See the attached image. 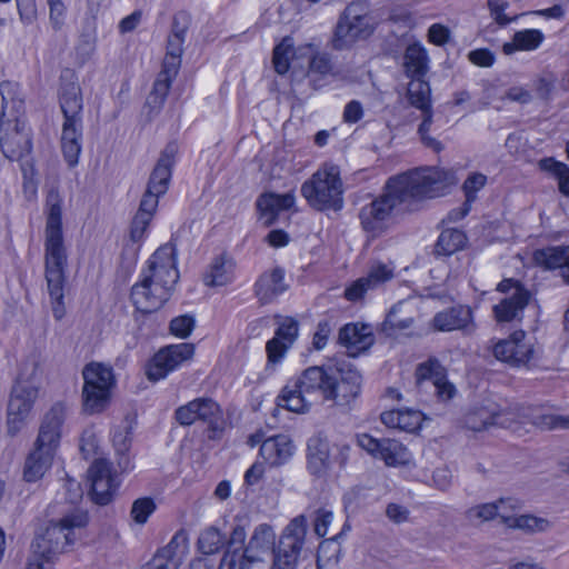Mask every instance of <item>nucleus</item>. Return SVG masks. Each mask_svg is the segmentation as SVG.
<instances>
[{
  "label": "nucleus",
  "instance_id": "7",
  "mask_svg": "<svg viewBox=\"0 0 569 569\" xmlns=\"http://www.w3.org/2000/svg\"><path fill=\"white\" fill-rule=\"evenodd\" d=\"M59 104L63 114L61 148L70 167L78 163L82 148L83 97L76 74L67 70L60 77Z\"/></svg>",
  "mask_w": 569,
  "mask_h": 569
},
{
  "label": "nucleus",
  "instance_id": "32",
  "mask_svg": "<svg viewBox=\"0 0 569 569\" xmlns=\"http://www.w3.org/2000/svg\"><path fill=\"white\" fill-rule=\"evenodd\" d=\"M392 278V271L385 264L372 266L368 277L360 278L355 281L345 291V297L350 301H356L367 292L370 288L382 283Z\"/></svg>",
  "mask_w": 569,
  "mask_h": 569
},
{
  "label": "nucleus",
  "instance_id": "28",
  "mask_svg": "<svg viewBox=\"0 0 569 569\" xmlns=\"http://www.w3.org/2000/svg\"><path fill=\"white\" fill-rule=\"evenodd\" d=\"M295 446L286 435H277L266 439L259 449L260 456L271 467L284 465L293 455Z\"/></svg>",
  "mask_w": 569,
  "mask_h": 569
},
{
  "label": "nucleus",
  "instance_id": "61",
  "mask_svg": "<svg viewBox=\"0 0 569 569\" xmlns=\"http://www.w3.org/2000/svg\"><path fill=\"white\" fill-rule=\"evenodd\" d=\"M556 78L552 74L542 76L535 82L537 96L542 100H549L555 90Z\"/></svg>",
  "mask_w": 569,
  "mask_h": 569
},
{
  "label": "nucleus",
  "instance_id": "44",
  "mask_svg": "<svg viewBox=\"0 0 569 569\" xmlns=\"http://www.w3.org/2000/svg\"><path fill=\"white\" fill-rule=\"evenodd\" d=\"M503 523L510 528H518L530 532L543 531L549 525L546 519L529 515L519 517H515L512 515H503Z\"/></svg>",
  "mask_w": 569,
  "mask_h": 569
},
{
  "label": "nucleus",
  "instance_id": "45",
  "mask_svg": "<svg viewBox=\"0 0 569 569\" xmlns=\"http://www.w3.org/2000/svg\"><path fill=\"white\" fill-rule=\"evenodd\" d=\"M184 41L186 39L168 34L166 56L162 66L168 67L171 72H179Z\"/></svg>",
  "mask_w": 569,
  "mask_h": 569
},
{
  "label": "nucleus",
  "instance_id": "60",
  "mask_svg": "<svg viewBox=\"0 0 569 569\" xmlns=\"http://www.w3.org/2000/svg\"><path fill=\"white\" fill-rule=\"evenodd\" d=\"M507 7L508 2L506 0H488V8L490 10V13L499 26H507L512 20L517 19V16L513 18H509L507 14L503 13Z\"/></svg>",
  "mask_w": 569,
  "mask_h": 569
},
{
  "label": "nucleus",
  "instance_id": "47",
  "mask_svg": "<svg viewBox=\"0 0 569 569\" xmlns=\"http://www.w3.org/2000/svg\"><path fill=\"white\" fill-rule=\"evenodd\" d=\"M487 183V176L480 172H471L462 184V190L465 192V209L463 211H470L472 203L477 200V193L480 191Z\"/></svg>",
  "mask_w": 569,
  "mask_h": 569
},
{
  "label": "nucleus",
  "instance_id": "27",
  "mask_svg": "<svg viewBox=\"0 0 569 569\" xmlns=\"http://www.w3.org/2000/svg\"><path fill=\"white\" fill-rule=\"evenodd\" d=\"M56 450L34 442V449L28 455L23 467V480L36 482L50 469Z\"/></svg>",
  "mask_w": 569,
  "mask_h": 569
},
{
  "label": "nucleus",
  "instance_id": "21",
  "mask_svg": "<svg viewBox=\"0 0 569 569\" xmlns=\"http://www.w3.org/2000/svg\"><path fill=\"white\" fill-rule=\"evenodd\" d=\"M298 335V322L293 319H286L277 328L274 337L266 345L268 363L276 365L281 361L287 350L293 343Z\"/></svg>",
  "mask_w": 569,
  "mask_h": 569
},
{
  "label": "nucleus",
  "instance_id": "10",
  "mask_svg": "<svg viewBox=\"0 0 569 569\" xmlns=\"http://www.w3.org/2000/svg\"><path fill=\"white\" fill-rule=\"evenodd\" d=\"M82 377L83 410L90 415L101 412L108 406L111 388L116 383L112 368L91 362L83 368Z\"/></svg>",
  "mask_w": 569,
  "mask_h": 569
},
{
  "label": "nucleus",
  "instance_id": "23",
  "mask_svg": "<svg viewBox=\"0 0 569 569\" xmlns=\"http://www.w3.org/2000/svg\"><path fill=\"white\" fill-rule=\"evenodd\" d=\"M531 299L530 291L525 287L517 289L498 305L493 306V315L498 322L521 320L525 308Z\"/></svg>",
  "mask_w": 569,
  "mask_h": 569
},
{
  "label": "nucleus",
  "instance_id": "57",
  "mask_svg": "<svg viewBox=\"0 0 569 569\" xmlns=\"http://www.w3.org/2000/svg\"><path fill=\"white\" fill-rule=\"evenodd\" d=\"M515 350V332L505 340H500L493 346L492 353L495 358L510 365L512 351Z\"/></svg>",
  "mask_w": 569,
  "mask_h": 569
},
{
  "label": "nucleus",
  "instance_id": "56",
  "mask_svg": "<svg viewBox=\"0 0 569 569\" xmlns=\"http://www.w3.org/2000/svg\"><path fill=\"white\" fill-rule=\"evenodd\" d=\"M49 19L54 30H60L64 23L67 8L62 0H47Z\"/></svg>",
  "mask_w": 569,
  "mask_h": 569
},
{
  "label": "nucleus",
  "instance_id": "17",
  "mask_svg": "<svg viewBox=\"0 0 569 569\" xmlns=\"http://www.w3.org/2000/svg\"><path fill=\"white\" fill-rule=\"evenodd\" d=\"M188 536L183 530H180L174 533L167 546L158 550L146 565V569H178L188 552Z\"/></svg>",
  "mask_w": 569,
  "mask_h": 569
},
{
  "label": "nucleus",
  "instance_id": "35",
  "mask_svg": "<svg viewBox=\"0 0 569 569\" xmlns=\"http://www.w3.org/2000/svg\"><path fill=\"white\" fill-rule=\"evenodd\" d=\"M132 429L133 421L129 418H126L119 426L114 428L112 433V443L117 455L120 456L119 467L122 470L129 468V458L127 453L129 452L131 446Z\"/></svg>",
  "mask_w": 569,
  "mask_h": 569
},
{
  "label": "nucleus",
  "instance_id": "51",
  "mask_svg": "<svg viewBox=\"0 0 569 569\" xmlns=\"http://www.w3.org/2000/svg\"><path fill=\"white\" fill-rule=\"evenodd\" d=\"M341 533L335 536L331 539L323 540L318 548L317 560L319 561H335L340 562L342 548L338 542V538Z\"/></svg>",
  "mask_w": 569,
  "mask_h": 569
},
{
  "label": "nucleus",
  "instance_id": "6",
  "mask_svg": "<svg viewBox=\"0 0 569 569\" xmlns=\"http://www.w3.org/2000/svg\"><path fill=\"white\" fill-rule=\"evenodd\" d=\"M0 148L9 160H20L30 153L32 146L29 129L20 120L24 101L18 94V84L11 81L0 83Z\"/></svg>",
  "mask_w": 569,
  "mask_h": 569
},
{
  "label": "nucleus",
  "instance_id": "16",
  "mask_svg": "<svg viewBox=\"0 0 569 569\" xmlns=\"http://www.w3.org/2000/svg\"><path fill=\"white\" fill-rule=\"evenodd\" d=\"M91 498L100 506L108 505L117 490L118 483L111 476V465L106 459H96L88 470Z\"/></svg>",
  "mask_w": 569,
  "mask_h": 569
},
{
  "label": "nucleus",
  "instance_id": "41",
  "mask_svg": "<svg viewBox=\"0 0 569 569\" xmlns=\"http://www.w3.org/2000/svg\"><path fill=\"white\" fill-rule=\"evenodd\" d=\"M177 74L178 72H171L168 67L162 66V69L153 83L152 91L148 97V104L153 108L162 107L171 88V83Z\"/></svg>",
  "mask_w": 569,
  "mask_h": 569
},
{
  "label": "nucleus",
  "instance_id": "40",
  "mask_svg": "<svg viewBox=\"0 0 569 569\" xmlns=\"http://www.w3.org/2000/svg\"><path fill=\"white\" fill-rule=\"evenodd\" d=\"M378 458L382 459L387 466L395 467L406 465L409 461V452L400 441L383 438Z\"/></svg>",
  "mask_w": 569,
  "mask_h": 569
},
{
  "label": "nucleus",
  "instance_id": "62",
  "mask_svg": "<svg viewBox=\"0 0 569 569\" xmlns=\"http://www.w3.org/2000/svg\"><path fill=\"white\" fill-rule=\"evenodd\" d=\"M160 197L161 194L154 192L150 193L149 190H146L140 201V206L137 213H144V217L152 219V216L158 207Z\"/></svg>",
  "mask_w": 569,
  "mask_h": 569
},
{
  "label": "nucleus",
  "instance_id": "43",
  "mask_svg": "<svg viewBox=\"0 0 569 569\" xmlns=\"http://www.w3.org/2000/svg\"><path fill=\"white\" fill-rule=\"evenodd\" d=\"M430 96L431 89L425 78L411 79L408 86V99L411 106L417 109L430 107Z\"/></svg>",
  "mask_w": 569,
  "mask_h": 569
},
{
  "label": "nucleus",
  "instance_id": "22",
  "mask_svg": "<svg viewBox=\"0 0 569 569\" xmlns=\"http://www.w3.org/2000/svg\"><path fill=\"white\" fill-rule=\"evenodd\" d=\"M375 341L370 326L347 323L339 331V342L347 348L349 356L356 357L368 350Z\"/></svg>",
  "mask_w": 569,
  "mask_h": 569
},
{
  "label": "nucleus",
  "instance_id": "48",
  "mask_svg": "<svg viewBox=\"0 0 569 569\" xmlns=\"http://www.w3.org/2000/svg\"><path fill=\"white\" fill-rule=\"evenodd\" d=\"M509 502L508 500L500 499L497 502L483 503L470 508L467 511V517L469 519H480L482 521H488L493 519L495 517H500L503 521V512L501 511L502 507Z\"/></svg>",
  "mask_w": 569,
  "mask_h": 569
},
{
  "label": "nucleus",
  "instance_id": "14",
  "mask_svg": "<svg viewBox=\"0 0 569 569\" xmlns=\"http://www.w3.org/2000/svg\"><path fill=\"white\" fill-rule=\"evenodd\" d=\"M193 353L194 346L192 343L182 342L166 346L153 356L147 367L146 375L151 381L163 379L169 372L190 360Z\"/></svg>",
  "mask_w": 569,
  "mask_h": 569
},
{
  "label": "nucleus",
  "instance_id": "53",
  "mask_svg": "<svg viewBox=\"0 0 569 569\" xmlns=\"http://www.w3.org/2000/svg\"><path fill=\"white\" fill-rule=\"evenodd\" d=\"M532 422L543 430L569 429V415H539L533 418Z\"/></svg>",
  "mask_w": 569,
  "mask_h": 569
},
{
  "label": "nucleus",
  "instance_id": "3",
  "mask_svg": "<svg viewBox=\"0 0 569 569\" xmlns=\"http://www.w3.org/2000/svg\"><path fill=\"white\" fill-rule=\"evenodd\" d=\"M62 202L59 191L51 188L46 199L44 276L56 320L66 315L63 288L68 256L63 243Z\"/></svg>",
  "mask_w": 569,
  "mask_h": 569
},
{
  "label": "nucleus",
  "instance_id": "11",
  "mask_svg": "<svg viewBox=\"0 0 569 569\" xmlns=\"http://www.w3.org/2000/svg\"><path fill=\"white\" fill-rule=\"evenodd\" d=\"M371 33L368 6L365 0L350 3L340 17L336 27L332 46L337 50L349 48L358 39Z\"/></svg>",
  "mask_w": 569,
  "mask_h": 569
},
{
  "label": "nucleus",
  "instance_id": "15",
  "mask_svg": "<svg viewBox=\"0 0 569 569\" xmlns=\"http://www.w3.org/2000/svg\"><path fill=\"white\" fill-rule=\"evenodd\" d=\"M415 375L419 387L427 381L432 383L435 393L440 401H449L457 393L455 385L447 378L446 368L436 358H430L418 365Z\"/></svg>",
  "mask_w": 569,
  "mask_h": 569
},
{
  "label": "nucleus",
  "instance_id": "12",
  "mask_svg": "<svg viewBox=\"0 0 569 569\" xmlns=\"http://www.w3.org/2000/svg\"><path fill=\"white\" fill-rule=\"evenodd\" d=\"M306 535L307 520L303 515H300L284 528L278 547L272 553V569H296Z\"/></svg>",
  "mask_w": 569,
  "mask_h": 569
},
{
  "label": "nucleus",
  "instance_id": "63",
  "mask_svg": "<svg viewBox=\"0 0 569 569\" xmlns=\"http://www.w3.org/2000/svg\"><path fill=\"white\" fill-rule=\"evenodd\" d=\"M398 309L399 307H393L389 313L386 317V320L383 322L385 330L388 329H407L412 325L411 318H400L398 316Z\"/></svg>",
  "mask_w": 569,
  "mask_h": 569
},
{
  "label": "nucleus",
  "instance_id": "5",
  "mask_svg": "<svg viewBox=\"0 0 569 569\" xmlns=\"http://www.w3.org/2000/svg\"><path fill=\"white\" fill-rule=\"evenodd\" d=\"M88 523V513L73 509L59 520H51L43 532L31 542L28 569H51V559L66 551L77 539L76 531Z\"/></svg>",
  "mask_w": 569,
  "mask_h": 569
},
{
  "label": "nucleus",
  "instance_id": "59",
  "mask_svg": "<svg viewBox=\"0 0 569 569\" xmlns=\"http://www.w3.org/2000/svg\"><path fill=\"white\" fill-rule=\"evenodd\" d=\"M332 519L333 513L325 508H320L315 512L313 526L318 537H325L327 535L328 527L332 522Z\"/></svg>",
  "mask_w": 569,
  "mask_h": 569
},
{
  "label": "nucleus",
  "instance_id": "8",
  "mask_svg": "<svg viewBox=\"0 0 569 569\" xmlns=\"http://www.w3.org/2000/svg\"><path fill=\"white\" fill-rule=\"evenodd\" d=\"M301 194L316 210H340L343 206V184L339 167L323 164L302 183Z\"/></svg>",
  "mask_w": 569,
  "mask_h": 569
},
{
  "label": "nucleus",
  "instance_id": "29",
  "mask_svg": "<svg viewBox=\"0 0 569 569\" xmlns=\"http://www.w3.org/2000/svg\"><path fill=\"white\" fill-rule=\"evenodd\" d=\"M308 469L315 476H323L331 465L330 443L321 435L311 437L307 443Z\"/></svg>",
  "mask_w": 569,
  "mask_h": 569
},
{
  "label": "nucleus",
  "instance_id": "49",
  "mask_svg": "<svg viewBox=\"0 0 569 569\" xmlns=\"http://www.w3.org/2000/svg\"><path fill=\"white\" fill-rule=\"evenodd\" d=\"M224 545L223 535L214 527H210L201 532L198 539V546L203 555H213Z\"/></svg>",
  "mask_w": 569,
  "mask_h": 569
},
{
  "label": "nucleus",
  "instance_id": "26",
  "mask_svg": "<svg viewBox=\"0 0 569 569\" xmlns=\"http://www.w3.org/2000/svg\"><path fill=\"white\" fill-rule=\"evenodd\" d=\"M287 289L284 270L280 267L263 272L254 283V295L262 305L271 302Z\"/></svg>",
  "mask_w": 569,
  "mask_h": 569
},
{
  "label": "nucleus",
  "instance_id": "33",
  "mask_svg": "<svg viewBox=\"0 0 569 569\" xmlns=\"http://www.w3.org/2000/svg\"><path fill=\"white\" fill-rule=\"evenodd\" d=\"M422 413L412 409H397L381 413V422L388 428L415 432L421 427Z\"/></svg>",
  "mask_w": 569,
  "mask_h": 569
},
{
  "label": "nucleus",
  "instance_id": "38",
  "mask_svg": "<svg viewBox=\"0 0 569 569\" xmlns=\"http://www.w3.org/2000/svg\"><path fill=\"white\" fill-rule=\"evenodd\" d=\"M247 538V531L244 526L236 525L232 528L230 537L226 543L227 549L223 553V557L220 561L219 569H234L237 561V552L241 549H244V541Z\"/></svg>",
  "mask_w": 569,
  "mask_h": 569
},
{
  "label": "nucleus",
  "instance_id": "52",
  "mask_svg": "<svg viewBox=\"0 0 569 569\" xmlns=\"http://www.w3.org/2000/svg\"><path fill=\"white\" fill-rule=\"evenodd\" d=\"M156 510V503L151 498H139L131 507V517L134 522L143 525L149 516Z\"/></svg>",
  "mask_w": 569,
  "mask_h": 569
},
{
  "label": "nucleus",
  "instance_id": "42",
  "mask_svg": "<svg viewBox=\"0 0 569 569\" xmlns=\"http://www.w3.org/2000/svg\"><path fill=\"white\" fill-rule=\"evenodd\" d=\"M535 356V345L526 340V332L515 331V350L512 351L510 366H527Z\"/></svg>",
  "mask_w": 569,
  "mask_h": 569
},
{
  "label": "nucleus",
  "instance_id": "18",
  "mask_svg": "<svg viewBox=\"0 0 569 569\" xmlns=\"http://www.w3.org/2000/svg\"><path fill=\"white\" fill-rule=\"evenodd\" d=\"M178 149V143L171 141L161 151L147 184L146 190H149L150 193L154 192L163 196L168 191Z\"/></svg>",
  "mask_w": 569,
  "mask_h": 569
},
{
  "label": "nucleus",
  "instance_id": "58",
  "mask_svg": "<svg viewBox=\"0 0 569 569\" xmlns=\"http://www.w3.org/2000/svg\"><path fill=\"white\" fill-rule=\"evenodd\" d=\"M310 72L319 73L321 76L328 74L332 71V61L328 53H316L309 64Z\"/></svg>",
  "mask_w": 569,
  "mask_h": 569
},
{
  "label": "nucleus",
  "instance_id": "24",
  "mask_svg": "<svg viewBox=\"0 0 569 569\" xmlns=\"http://www.w3.org/2000/svg\"><path fill=\"white\" fill-rule=\"evenodd\" d=\"M276 548V533L271 526L260 523L257 526L246 545L242 556L272 560Z\"/></svg>",
  "mask_w": 569,
  "mask_h": 569
},
{
  "label": "nucleus",
  "instance_id": "9",
  "mask_svg": "<svg viewBox=\"0 0 569 569\" xmlns=\"http://www.w3.org/2000/svg\"><path fill=\"white\" fill-rule=\"evenodd\" d=\"M37 369L36 362L26 363L12 387L7 411V432L10 437L21 431L38 398L39 386L34 381Z\"/></svg>",
  "mask_w": 569,
  "mask_h": 569
},
{
  "label": "nucleus",
  "instance_id": "4",
  "mask_svg": "<svg viewBox=\"0 0 569 569\" xmlns=\"http://www.w3.org/2000/svg\"><path fill=\"white\" fill-rule=\"evenodd\" d=\"M178 279L176 250L167 243L150 257L140 281L132 287V303L143 313L157 311L170 298Z\"/></svg>",
  "mask_w": 569,
  "mask_h": 569
},
{
  "label": "nucleus",
  "instance_id": "25",
  "mask_svg": "<svg viewBox=\"0 0 569 569\" xmlns=\"http://www.w3.org/2000/svg\"><path fill=\"white\" fill-rule=\"evenodd\" d=\"M505 416L506 412L498 403L490 399H486L468 415L466 422L470 429L481 431L490 426H505L507 422L503 418Z\"/></svg>",
  "mask_w": 569,
  "mask_h": 569
},
{
  "label": "nucleus",
  "instance_id": "50",
  "mask_svg": "<svg viewBox=\"0 0 569 569\" xmlns=\"http://www.w3.org/2000/svg\"><path fill=\"white\" fill-rule=\"evenodd\" d=\"M293 54L292 43L289 39H283L276 48L273 49V66L274 70L279 74H284L290 68V57Z\"/></svg>",
  "mask_w": 569,
  "mask_h": 569
},
{
  "label": "nucleus",
  "instance_id": "34",
  "mask_svg": "<svg viewBox=\"0 0 569 569\" xmlns=\"http://www.w3.org/2000/svg\"><path fill=\"white\" fill-rule=\"evenodd\" d=\"M234 263L231 258L221 254L213 259L209 271L204 274L206 286L218 287L226 286L232 281Z\"/></svg>",
  "mask_w": 569,
  "mask_h": 569
},
{
  "label": "nucleus",
  "instance_id": "31",
  "mask_svg": "<svg viewBox=\"0 0 569 569\" xmlns=\"http://www.w3.org/2000/svg\"><path fill=\"white\" fill-rule=\"evenodd\" d=\"M293 204L295 196L292 193H263L257 200L260 218L263 219L266 226H271L280 211L288 210Z\"/></svg>",
  "mask_w": 569,
  "mask_h": 569
},
{
  "label": "nucleus",
  "instance_id": "2",
  "mask_svg": "<svg viewBox=\"0 0 569 569\" xmlns=\"http://www.w3.org/2000/svg\"><path fill=\"white\" fill-rule=\"evenodd\" d=\"M361 383L360 372L345 361L329 368L309 367L282 389L278 406L297 413L308 411L317 402L348 406L360 395Z\"/></svg>",
  "mask_w": 569,
  "mask_h": 569
},
{
  "label": "nucleus",
  "instance_id": "1",
  "mask_svg": "<svg viewBox=\"0 0 569 569\" xmlns=\"http://www.w3.org/2000/svg\"><path fill=\"white\" fill-rule=\"evenodd\" d=\"M456 183V172L439 167L417 168L389 178L385 192L361 208V226L376 237L386 229L395 210H413L418 202L439 197Z\"/></svg>",
  "mask_w": 569,
  "mask_h": 569
},
{
  "label": "nucleus",
  "instance_id": "46",
  "mask_svg": "<svg viewBox=\"0 0 569 569\" xmlns=\"http://www.w3.org/2000/svg\"><path fill=\"white\" fill-rule=\"evenodd\" d=\"M540 168L551 172L558 180L559 190L563 194L569 196V167L566 163L546 158L540 160Z\"/></svg>",
  "mask_w": 569,
  "mask_h": 569
},
{
  "label": "nucleus",
  "instance_id": "13",
  "mask_svg": "<svg viewBox=\"0 0 569 569\" xmlns=\"http://www.w3.org/2000/svg\"><path fill=\"white\" fill-rule=\"evenodd\" d=\"M174 420L182 427H189L198 421L207 423L216 430L222 418V410L217 401L209 397L196 398L179 406L173 413Z\"/></svg>",
  "mask_w": 569,
  "mask_h": 569
},
{
  "label": "nucleus",
  "instance_id": "54",
  "mask_svg": "<svg viewBox=\"0 0 569 569\" xmlns=\"http://www.w3.org/2000/svg\"><path fill=\"white\" fill-rule=\"evenodd\" d=\"M194 328V318L189 315L176 317L170 322V331L173 336L184 339Z\"/></svg>",
  "mask_w": 569,
  "mask_h": 569
},
{
  "label": "nucleus",
  "instance_id": "39",
  "mask_svg": "<svg viewBox=\"0 0 569 569\" xmlns=\"http://www.w3.org/2000/svg\"><path fill=\"white\" fill-rule=\"evenodd\" d=\"M467 241L466 234L458 229L443 230L435 246L436 256H451L462 249Z\"/></svg>",
  "mask_w": 569,
  "mask_h": 569
},
{
  "label": "nucleus",
  "instance_id": "20",
  "mask_svg": "<svg viewBox=\"0 0 569 569\" xmlns=\"http://www.w3.org/2000/svg\"><path fill=\"white\" fill-rule=\"evenodd\" d=\"M432 325L438 331L462 330L469 332L473 328L472 311L468 306H453L437 312Z\"/></svg>",
  "mask_w": 569,
  "mask_h": 569
},
{
  "label": "nucleus",
  "instance_id": "19",
  "mask_svg": "<svg viewBox=\"0 0 569 569\" xmlns=\"http://www.w3.org/2000/svg\"><path fill=\"white\" fill-rule=\"evenodd\" d=\"M66 419V407L61 402L54 403L44 415L36 442L57 450L61 437V427Z\"/></svg>",
  "mask_w": 569,
  "mask_h": 569
},
{
  "label": "nucleus",
  "instance_id": "30",
  "mask_svg": "<svg viewBox=\"0 0 569 569\" xmlns=\"http://www.w3.org/2000/svg\"><path fill=\"white\" fill-rule=\"evenodd\" d=\"M533 260L545 269H560L561 277L569 284V246H556L538 249Z\"/></svg>",
  "mask_w": 569,
  "mask_h": 569
},
{
  "label": "nucleus",
  "instance_id": "36",
  "mask_svg": "<svg viewBox=\"0 0 569 569\" xmlns=\"http://www.w3.org/2000/svg\"><path fill=\"white\" fill-rule=\"evenodd\" d=\"M405 72L411 79L425 78L428 72V56L423 48L409 46L403 56Z\"/></svg>",
  "mask_w": 569,
  "mask_h": 569
},
{
  "label": "nucleus",
  "instance_id": "55",
  "mask_svg": "<svg viewBox=\"0 0 569 569\" xmlns=\"http://www.w3.org/2000/svg\"><path fill=\"white\" fill-rule=\"evenodd\" d=\"M191 24V16L186 11H179L173 16L169 36L186 39Z\"/></svg>",
  "mask_w": 569,
  "mask_h": 569
},
{
  "label": "nucleus",
  "instance_id": "64",
  "mask_svg": "<svg viewBox=\"0 0 569 569\" xmlns=\"http://www.w3.org/2000/svg\"><path fill=\"white\" fill-rule=\"evenodd\" d=\"M381 442L382 439L373 438L368 433H361L357 436L358 446L375 458H378L379 456Z\"/></svg>",
  "mask_w": 569,
  "mask_h": 569
},
{
  "label": "nucleus",
  "instance_id": "37",
  "mask_svg": "<svg viewBox=\"0 0 569 569\" xmlns=\"http://www.w3.org/2000/svg\"><path fill=\"white\" fill-rule=\"evenodd\" d=\"M543 41V34L537 29H526L515 33L511 42L502 46L505 54H512L517 50H536Z\"/></svg>",
  "mask_w": 569,
  "mask_h": 569
}]
</instances>
